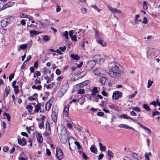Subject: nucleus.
I'll list each match as a JSON object with an SVG mask.
<instances>
[{
  "instance_id": "3c124183",
  "label": "nucleus",
  "mask_w": 160,
  "mask_h": 160,
  "mask_svg": "<svg viewBox=\"0 0 160 160\" xmlns=\"http://www.w3.org/2000/svg\"><path fill=\"white\" fill-rule=\"evenodd\" d=\"M78 94H83L85 93V92L84 89H80L78 91Z\"/></svg>"
},
{
  "instance_id": "f8f14e48",
  "label": "nucleus",
  "mask_w": 160,
  "mask_h": 160,
  "mask_svg": "<svg viewBox=\"0 0 160 160\" xmlns=\"http://www.w3.org/2000/svg\"><path fill=\"white\" fill-rule=\"evenodd\" d=\"M95 65V62L94 60L90 61L87 64V67L89 69H92Z\"/></svg>"
},
{
  "instance_id": "5701e85b",
  "label": "nucleus",
  "mask_w": 160,
  "mask_h": 160,
  "mask_svg": "<svg viewBox=\"0 0 160 160\" xmlns=\"http://www.w3.org/2000/svg\"><path fill=\"white\" fill-rule=\"evenodd\" d=\"M100 81L102 84L104 85L105 83L108 81V79L106 77H103L100 78Z\"/></svg>"
},
{
  "instance_id": "4d7b16f0",
  "label": "nucleus",
  "mask_w": 160,
  "mask_h": 160,
  "mask_svg": "<svg viewBox=\"0 0 160 160\" xmlns=\"http://www.w3.org/2000/svg\"><path fill=\"white\" fill-rule=\"evenodd\" d=\"M153 82L152 81H151L150 80H149L148 82L147 87L148 88H149L152 85V84Z\"/></svg>"
},
{
  "instance_id": "72a5a7b5",
  "label": "nucleus",
  "mask_w": 160,
  "mask_h": 160,
  "mask_svg": "<svg viewBox=\"0 0 160 160\" xmlns=\"http://www.w3.org/2000/svg\"><path fill=\"white\" fill-rule=\"evenodd\" d=\"M81 11L82 14H85L87 13L88 10L86 8L82 7L81 8Z\"/></svg>"
},
{
  "instance_id": "423d86ee",
  "label": "nucleus",
  "mask_w": 160,
  "mask_h": 160,
  "mask_svg": "<svg viewBox=\"0 0 160 160\" xmlns=\"http://www.w3.org/2000/svg\"><path fill=\"white\" fill-rule=\"evenodd\" d=\"M56 156L58 160H61L63 158V153L62 150L59 148H56Z\"/></svg>"
},
{
  "instance_id": "cd10ccee",
  "label": "nucleus",
  "mask_w": 160,
  "mask_h": 160,
  "mask_svg": "<svg viewBox=\"0 0 160 160\" xmlns=\"http://www.w3.org/2000/svg\"><path fill=\"white\" fill-rule=\"evenodd\" d=\"M100 149L102 152H104L106 150V148L105 146H102L101 143H99Z\"/></svg>"
},
{
  "instance_id": "9d476101",
  "label": "nucleus",
  "mask_w": 160,
  "mask_h": 160,
  "mask_svg": "<svg viewBox=\"0 0 160 160\" xmlns=\"http://www.w3.org/2000/svg\"><path fill=\"white\" fill-rule=\"evenodd\" d=\"M69 105L68 104L66 105L64 108V110L63 111V115L67 117L68 114L69 109Z\"/></svg>"
},
{
  "instance_id": "bb28decb",
  "label": "nucleus",
  "mask_w": 160,
  "mask_h": 160,
  "mask_svg": "<svg viewBox=\"0 0 160 160\" xmlns=\"http://www.w3.org/2000/svg\"><path fill=\"white\" fill-rule=\"evenodd\" d=\"M70 56L74 60H78L80 59L79 56L77 54H72Z\"/></svg>"
},
{
  "instance_id": "052dcab7",
  "label": "nucleus",
  "mask_w": 160,
  "mask_h": 160,
  "mask_svg": "<svg viewBox=\"0 0 160 160\" xmlns=\"http://www.w3.org/2000/svg\"><path fill=\"white\" fill-rule=\"evenodd\" d=\"M44 126V122L43 121H42L41 123H39V127L40 129H42V128Z\"/></svg>"
},
{
  "instance_id": "6e6552de",
  "label": "nucleus",
  "mask_w": 160,
  "mask_h": 160,
  "mask_svg": "<svg viewBox=\"0 0 160 160\" xmlns=\"http://www.w3.org/2000/svg\"><path fill=\"white\" fill-rule=\"evenodd\" d=\"M46 132L45 135L46 136H49L51 133L50 124L48 122H46Z\"/></svg>"
},
{
  "instance_id": "c9c22d12",
  "label": "nucleus",
  "mask_w": 160,
  "mask_h": 160,
  "mask_svg": "<svg viewBox=\"0 0 160 160\" xmlns=\"http://www.w3.org/2000/svg\"><path fill=\"white\" fill-rule=\"evenodd\" d=\"M88 83V81H86L84 82H82L81 83L79 84V86L80 87H83L84 86H85L86 85H87Z\"/></svg>"
},
{
  "instance_id": "393cba45",
  "label": "nucleus",
  "mask_w": 160,
  "mask_h": 160,
  "mask_svg": "<svg viewBox=\"0 0 160 160\" xmlns=\"http://www.w3.org/2000/svg\"><path fill=\"white\" fill-rule=\"evenodd\" d=\"M120 117L122 118H125V119H129L133 121H135V120L132 118L129 117L128 115L126 114H122L121 115Z\"/></svg>"
},
{
  "instance_id": "4c0bfd02",
  "label": "nucleus",
  "mask_w": 160,
  "mask_h": 160,
  "mask_svg": "<svg viewBox=\"0 0 160 160\" xmlns=\"http://www.w3.org/2000/svg\"><path fill=\"white\" fill-rule=\"evenodd\" d=\"M91 7L92 8H93L95 10H96L98 12H100L101 11V10L98 7L95 5H92L91 6Z\"/></svg>"
},
{
  "instance_id": "09e8293b",
  "label": "nucleus",
  "mask_w": 160,
  "mask_h": 160,
  "mask_svg": "<svg viewBox=\"0 0 160 160\" xmlns=\"http://www.w3.org/2000/svg\"><path fill=\"white\" fill-rule=\"evenodd\" d=\"M107 154L108 157H110L109 159H110V158L113 156V154L111 151H108L107 152Z\"/></svg>"
},
{
  "instance_id": "b1692460",
  "label": "nucleus",
  "mask_w": 160,
  "mask_h": 160,
  "mask_svg": "<svg viewBox=\"0 0 160 160\" xmlns=\"http://www.w3.org/2000/svg\"><path fill=\"white\" fill-rule=\"evenodd\" d=\"M28 46L27 44H24L21 45L19 47L18 49V50L20 51L21 50H22L27 48Z\"/></svg>"
},
{
  "instance_id": "603ef678",
  "label": "nucleus",
  "mask_w": 160,
  "mask_h": 160,
  "mask_svg": "<svg viewBox=\"0 0 160 160\" xmlns=\"http://www.w3.org/2000/svg\"><path fill=\"white\" fill-rule=\"evenodd\" d=\"M62 34L63 36L65 37L67 39H68V33L67 31H65Z\"/></svg>"
},
{
  "instance_id": "ddd939ff",
  "label": "nucleus",
  "mask_w": 160,
  "mask_h": 160,
  "mask_svg": "<svg viewBox=\"0 0 160 160\" xmlns=\"http://www.w3.org/2000/svg\"><path fill=\"white\" fill-rule=\"evenodd\" d=\"M20 17L21 18H28L29 21L33 19L32 17L26 14L23 13H21L20 14Z\"/></svg>"
},
{
  "instance_id": "e2e57ef3",
  "label": "nucleus",
  "mask_w": 160,
  "mask_h": 160,
  "mask_svg": "<svg viewBox=\"0 0 160 160\" xmlns=\"http://www.w3.org/2000/svg\"><path fill=\"white\" fill-rule=\"evenodd\" d=\"M35 82L36 84H38L40 83L41 81L40 79H38V78H37L35 81Z\"/></svg>"
},
{
  "instance_id": "f704fd0d",
  "label": "nucleus",
  "mask_w": 160,
  "mask_h": 160,
  "mask_svg": "<svg viewBox=\"0 0 160 160\" xmlns=\"http://www.w3.org/2000/svg\"><path fill=\"white\" fill-rule=\"evenodd\" d=\"M90 150L92 152L95 153L97 149L94 146H92L90 148Z\"/></svg>"
},
{
  "instance_id": "49530a36",
  "label": "nucleus",
  "mask_w": 160,
  "mask_h": 160,
  "mask_svg": "<svg viewBox=\"0 0 160 160\" xmlns=\"http://www.w3.org/2000/svg\"><path fill=\"white\" fill-rule=\"evenodd\" d=\"M137 93V91H136L134 93H133L128 96L129 99H132L135 95Z\"/></svg>"
},
{
  "instance_id": "a878e982",
  "label": "nucleus",
  "mask_w": 160,
  "mask_h": 160,
  "mask_svg": "<svg viewBox=\"0 0 160 160\" xmlns=\"http://www.w3.org/2000/svg\"><path fill=\"white\" fill-rule=\"evenodd\" d=\"M51 105L52 104L51 103L50 101L48 102L46 104V110L48 111H49L51 108Z\"/></svg>"
},
{
  "instance_id": "1a4fd4ad",
  "label": "nucleus",
  "mask_w": 160,
  "mask_h": 160,
  "mask_svg": "<svg viewBox=\"0 0 160 160\" xmlns=\"http://www.w3.org/2000/svg\"><path fill=\"white\" fill-rule=\"evenodd\" d=\"M108 7L113 13L120 14L122 13V12L120 10L116 8H113L110 6H108Z\"/></svg>"
},
{
  "instance_id": "a19ab883",
  "label": "nucleus",
  "mask_w": 160,
  "mask_h": 160,
  "mask_svg": "<svg viewBox=\"0 0 160 160\" xmlns=\"http://www.w3.org/2000/svg\"><path fill=\"white\" fill-rule=\"evenodd\" d=\"M41 75V73L39 71H35V72L34 73L33 77L34 78H35L37 77H38Z\"/></svg>"
},
{
  "instance_id": "aec40b11",
  "label": "nucleus",
  "mask_w": 160,
  "mask_h": 160,
  "mask_svg": "<svg viewBox=\"0 0 160 160\" xmlns=\"http://www.w3.org/2000/svg\"><path fill=\"white\" fill-rule=\"evenodd\" d=\"M18 142L19 144L22 146H24L26 144V142L24 139H18Z\"/></svg>"
},
{
  "instance_id": "338daca9",
  "label": "nucleus",
  "mask_w": 160,
  "mask_h": 160,
  "mask_svg": "<svg viewBox=\"0 0 160 160\" xmlns=\"http://www.w3.org/2000/svg\"><path fill=\"white\" fill-rule=\"evenodd\" d=\"M97 115L99 116H102L104 115V113L102 112H98L97 113Z\"/></svg>"
},
{
  "instance_id": "2f4dec72",
  "label": "nucleus",
  "mask_w": 160,
  "mask_h": 160,
  "mask_svg": "<svg viewBox=\"0 0 160 160\" xmlns=\"http://www.w3.org/2000/svg\"><path fill=\"white\" fill-rule=\"evenodd\" d=\"M32 88L33 89H36L38 90H40L42 88V86L41 85H39L37 86L34 85L32 86Z\"/></svg>"
},
{
  "instance_id": "58836bf2",
  "label": "nucleus",
  "mask_w": 160,
  "mask_h": 160,
  "mask_svg": "<svg viewBox=\"0 0 160 160\" xmlns=\"http://www.w3.org/2000/svg\"><path fill=\"white\" fill-rule=\"evenodd\" d=\"M18 87L19 86L18 85L15 86L13 87L14 88V90L15 94L18 93L19 92V90L18 89Z\"/></svg>"
},
{
  "instance_id": "20e7f679",
  "label": "nucleus",
  "mask_w": 160,
  "mask_h": 160,
  "mask_svg": "<svg viewBox=\"0 0 160 160\" xmlns=\"http://www.w3.org/2000/svg\"><path fill=\"white\" fill-rule=\"evenodd\" d=\"M157 52V50L151 48L149 49L147 52V56L149 59H153L154 58L157 56L156 52Z\"/></svg>"
},
{
  "instance_id": "c03bdc74",
  "label": "nucleus",
  "mask_w": 160,
  "mask_h": 160,
  "mask_svg": "<svg viewBox=\"0 0 160 160\" xmlns=\"http://www.w3.org/2000/svg\"><path fill=\"white\" fill-rule=\"evenodd\" d=\"M143 108L146 110L149 111L150 110V108L146 104H144L143 105Z\"/></svg>"
},
{
  "instance_id": "a18cd8bd",
  "label": "nucleus",
  "mask_w": 160,
  "mask_h": 160,
  "mask_svg": "<svg viewBox=\"0 0 160 160\" xmlns=\"http://www.w3.org/2000/svg\"><path fill=\"white\" fill-rule=\"evenodd\" d=\"M6 19H8V22H9V23H10L11 22L13 21L14 18L13 16H11L9 17L8 18Z\"/></svg>"
},
{
  "instance_id": "79ce46f5",
  "label": "nucleus",
  "mask_w": 160,
  "mask_h": 160,
  "mask_svg": "<svg viewBox=\"0 0 160 160\" xmlns=\"http://www.w3.org/2000/svg\"><path fill=\"white\" fill-rule=\"evenodd\" d=\"M142 6L144 10H146L148 9V6L147 3L145 1L143 2Z\"/></svg>"
},
{
  "instance_id": "0e129e2a",
  "label": "nucleus",
  "mask_w": 160,
  "mask_h": 160,
  "mask_svg": "<svg viewBox=\"0 0 160 160\" xmlns=\"http://www.w3.org/2000/svg\"><path fill=\"white\" fill-rule=\"evenodd\" d=\"M61 72L58 69H57L56 71V73L58 75H59L61 74Z\"/></svg>"
},
{
  "instance_id": "4be33fe9",
  "label": "nucleus",
  "mask_w": 160,
  "mask_h": 160,
  "mask_svg": "<svg viewBox=\"0 0 160 160\" xmlns=\"http://www.w3.org/2000/svg\"><path fill=\"white\" fill-rule=\"evenodd\" d=\"M132 157L135 159L138 160H141L142 158H141L138 155V154H136L135 152H133L132 153Z\"/></svg>"
},
{
  "instance_id": "473e14b6",
  "label": "nucleus",
  "mask_w": 160,
  "mask_h": 160,
  "mask_svg": "<svg viewBox=\"0 0 160 160\" xmlns=\"http://www.w3.org/2000/svg\"><path fill=\"white\" fill-rule=\"evenodd\" d=\"M98 92V89L97 87H94L92 90V92L91 93V95H95L96 93Z\"/></svg>"
},
{
  "instance_id": "ea45409f",
  "label": "nucleus",
  "mask_w": 160,
  "mask_h": 160,
  "mask_svg": "<svg viewBox=\"0 0 160 160\" xmlns=\"http://www.w3.org/2000/svg\"><path fill=\"white\" fill-rule=\"evenodd\" d=\"M33 107L30 105H27L26 107V109L28 110V111L30 112H32V110Z\"/></svg>"
},
{
  "instance_id": "37998d69",
  "label": "nucleus",
  "mask_w": 160,
  "mask_h": 160,
  "mask_svg": "<svg viewBox=\"0 0 160 160\" xmlns=\"http://www.w3.org/2000/svg\"><path fill=\"white\" fill-rule=\"evenodd\" d=\"M41 106V104L40 103L36 105V106L35 107L36 109H35V111L36 112H38V111L39 110Z\"/></svg>"
},
{
  "instance_id": "2eb2a0df",
  "label": "nucleus",
  "mask_w": 160,
  "mask_h": 160,
  "mask_svg": "<svg viewBox=\"0 0 160 160\" xmlns=\"http://www.w3.org/2000/svg\"><path fill=\"white\" fill-rule=\"evenodd\" d=\"M14 4V3L13 2H9L5 5L2 8V10H4L5 9L8 8L10 7L13 6Z\"/></svg>"
},
{
  "instance_id": "f03ea898",
  "label": "nucleus",
  "mask_w": 160,
  "mask_h": 160,
  "mask_svg": "<svg viewBox=\"0 0 160 160\" xmlns=\"http://www.w3.org/2000/svg\"><path fill=\"white\" fill-rule=\"evenodd\" d=\"M57 131L61 142L63 143L67 142L68 136L65 127L62 124L59 125L57 128Z\"/></svg>"
},
{
  "instance_id": "6ab92c4d",
  "label": "nucleus",
  "mask_w": 160,
  "mask_h": 160,
  "mask_svg": "<svg viewBox=\"0 0 160 160\" xmlns=\"http://www.w3.org/2000/svg\"><path fill=\"white\" fill-rule=\"evenodd\" d=\"M39 33L37 31L34 30L30 31V35L32 37L36 36Z\"/></svg>"
},
{
  "instance_id": "c85d7f7f",
  "label": "nucleus",
  "mask_w": 160,
  "mask_h": 160,
  "mask_svg": "<svg viewBox=\"0 0 160 160\" xmlns=\"http://www.w3.org/2000/svg\"><path fill=\"white\" fill-rule=\"evenodd\" d=\"M102 35L101 34L98 32H96L95 33V38L96 39V41L97 39H101Z\"/></svg>"
},
{
  "instance_id": "39448f33",
  "label": "nucleus",
  "mask_w": 160,
  "mask_h": 160,
  "mask_svg": "<svg viewBox=\"0 0 160 160\" xmlns=\"http://www.w3.org/2000/svg\"><path fill=\"white\" fill-rule=\"evenodd\" d=\"M93 72L95 75L97 76L101 77L105 75L106 73V71L102 68H98L93 70Z\"/></svg>"
},
{
  "instance_id": "5fc2aeb1",
  "label": "nucleus",
  "mask_w": 160,
  "mask_h": 160,
  "mask_svg": "<svg viewBox=\"0 0 160 160\" xmlns=\"http://www.w3.org/2000/svg\"><path fill=\"white\" fill-rule=\"evenodd\" d=\"M160 112L157 111H156L155 112H153L152 115V116H154L157 115H160Z\"/></svg>"
},
{
  "instance_id": "7ed1b4c3",
  "label": "nucleus",
  "mask_w": 160,
  "mask_h": 160,
  "mask_svg": "<svg viewBox=\"0 0 160 160\" xmlns=\"http://www.w3.org/2000/svg\"><path fill=\"white\" fill-rule=\"evenodd\" d=\"M106 56L104 55H96L93 57V59L95 62L99 64H101L103 63L105 58H106Z\"/></svg>"
},
{
  "instance_id": "e433bc0d",
  "label": "nucleus",
  "mask_w": 160,
  "mask_h": 160,
  "mask_svg": "<svg viewBox=\"0 0 160 160\" xmlns=\"http://www.w3.org/2000/svg\"><path fill=\"white\" fill-rule=\"evenodd\" d=\"M3 115L7 117V119L8 121H10L11 120V116L9 114L5 112L3 113Z\"/></svg>"
},
{
  "instance_id": "680f3d73",
  "label": "nucleus",
  "mask_w": 160,
  "mask_h": 160,
  "mask_svg": "<svg viewBox=\"0 0 160 160\" xmlns=\"http://www.w3.org/2000/svg\"><path fill=\"white\" fill-rule=\"evenodd\" d=\"M46 151L47 155L48 156H50L51 155V153L49 149L47 148L46 149Z\"/></svg>"
},
{
  "instance_id": "412c9836",
  "label": "nucleus",
  "mask_w": 160,
  "mask_h": 160,
  "mask_svg": "<svg viewBox=\"0 0 160 160\" xmlns=\"http://www.w3.org/2000/svg\"><path fill=\"white\" fill-rule=\"evenodd\" d=\"M97 42L98 43L100 44V45H101L103 47H105L106 46V43L104 41L101 39H97Z\"/></svg>"
},
{
  "instance_id": "774afa93",
  "label": "nucleus",
  "mask_w": 160,
  "mask_h": 160,
  "mask_svg": "<svg viewBox=\"0 0 160 160\" xmlns=\"http://www.w3.org/2000/svg\"><path fill=\"white\" fill-rule=\"evenodd\" d=\"M143 23L144 24H147L148 23L147 18L146 17H144L143 18Z\"/></svg>"
},
{
  "instance_id": "13d9d810",
  "label": "nucleus",
  "mask_w": 160,
  "mask_h": 160,
  "mask_svg": "<svg viewBox=\"0 0 160 160\" xmlns=\"http://www.w3.org/2000/svg\"><path fill=\"white\" fill-rule=\"evenodd\" d=\"M71 38L72 40L75 41H77V36L76 35H74L72 36L71 37Z\"/></svg>"
},
{
  "instance_id": "6e6d98bb",
  "label": "nucleus",
  "mask_w": 160,
  "mask_h": 160,
  "mask_svg": "<svg viewBox=\"0 0 160 160\" xmlns=\"http://www.w3.org/2000/svg\"><path fill=\"white\" fill-rule=\"evenodd\" d=\"M61 8L60 6L57 5V8L56 9V11L57 12H59L61 10Z\"/></svg>"
},
{
  "instance_id": "9b49d317",
  "label": "nucleus",
  "mask_w": 160,
  "mask_h": 160,
  "mask_svg": "<svg viewBox=\"0 0 160 160\" xmlns=\"http://www.w3.org/2000/svg\"><path fill=\"white\" fill-rule=\"evenodd\" d=\"M37 139L38 142L40 143H42L43 141V138L42 135L38 132H36Z\"/></svg>"
},
{
  "instance_id": "c756f323",
  "label": "nucleus",
  "mask_w": 160,
  "mask_h": 160,
  "mask_svg": "<svg viewBox=\"0 0 160 160\" xmlns=\"http://www.w3.org/2000/svg\"><path fill=\"white\" fill-rule=\"evenodd\" d=\"M108 107L109 108L113 110H116L117 109L116 105L112 103L109 104Z\"/></svg>"
},
{
  "instance_id": "f3484780",
  "label": "nucleus",
  "mask_w": 160,
  "mask_h": 160,
  "mask_svg": "<svg viewBox=\"0 0 160 160\" xmlns=\"http://www.w3.org/2000/svg\"><path fill=\"white\" fill-rule=\"evenodd\" d=\"M9 23L8 19H5L2 20L1 22V26L2 27H6Z\"/></svg>"
},
{
  "instance_id": "0eeeda50",
  "label": "nucleus",
  "mask_w": 160,
  "mask_h": 160,
  "mask_svg": "<svg viewBox=\"0 0 160 160\" xmlns=\"http://www.w3.org/2000/svg\"><path fill=\"white\" fill-rule=\"evenodd\" d=\"M122 96V93L119 91H115L113 93L112 98L113 99H117L121 97Z\"/></svg>"
},
{
  "instance_id": "a211bd4d",
  "label": "nucleus",
  "mask_w": 160,
  "mask_h": 160,
  "mask_svg": "<svg viewBox=\"0 0 160 160\" xmlns=\"http://www.w3.org/2000/svg\"><path fill=\"white\" fill-rule=\"evenodd\" d=\"M58 115V112L55 111H53L51 115L52 118L54 122L57 121V118Z\"/></svg>"
},
{
  "instance_id": "bf43d9fd",
  "label": "nucleus",
  "mask_w": 160,
  "mask_h": 160,
  "mask_svg": "<svg viewBox=\"0 0 160 160\" xmlns=\"http://www.w3.org/2000/svg\"><path fill=\"white\" fill-rule=\"evenodd\" d=\"M41 72L44 74H46L47 73V69L46 68H44L42 69Z\"/></svg>"
},
{
  "instance_id": "864d4df0",
  "label": "nucleus",
  "mask_w": 160,
  "mask_h": 160,
  "mask_svg": "<svg viewBox=\"0 0 160 160\" xmlns=\"http://www.w3.org/2000/svg\"><path fill=\"white\" fill-rule=\"evenodd\" d=\"M132 109L133 110L138 112H140L141 110L138 107H133Z\"/></svg>"
},
{
  "instance_id": "de8ad7c7",
  "label": "nucleus",
  "mask_w": 160,
  "mask_h": 160,
  "mask_svg": "<svg viewBox=\"0 0 160 160\" xmlns=\"http://www.w3.org/2000/svg\"><path fill=\"white\" fill-rule=\"evenodd\" d=\"M63 88H62L60 92L59 93V97H61L63 96L64 93L66 92L67 90L66 89L64 91L62 90Z\"/></svg>"
},
{
  "instance_id": "4468645a",
  "label": "nucleus",
  "mask_w": 160,
  "mask_h": 160,
  "mask_svg": "<svg viewBox=\"0 0 160 160\" xmlns=\"http://www.w3.org/2000/svg\"><path fill=\"white\" fill-rule=\"evenodd\" d=\"M138 124L143 129H144L148 133V135H150L152 133L151 131L147 127L143 126L141 123H138Z\"/></svg>"
},
{
  "instance_id": "69168bd1",
  "label": "nucleus",
  "mask_w": 160,
  "mask_h": 160,
  "mask_svg": "<svg viewBox=\"0 0 160 160\" xmlns=\"http://www.w3.org/2000/svg\"><path fill=\"white\" fill-rule=\"evenodd\" d=\"M44 78L45 79L47 80V83H48L50 82V78L49 77L46 76Z\"/></svg>"
},
{
  "instance_id": "dca6fc26",
  "label": "nucleus",
  "mask_w": 160,
  "mask_h": 160,
  "mask_svg": "<svg viewBox=\"0 0 160 160\" xmlns=\"http://www.w3.org/2000/svg\"><path fill=\"white\" fill-rule=\"evenodd\" d=\"M118 126L120 128H123L125 129H130L132 130H134V129L133 128L131 127L128 125L124 124H120Z\"/></svg>"
},
{
  "instance_id": "7c9ffc66",
  "label": "nucleus",
  "mask_w": 160,
  "mask_h": 160,
  "mask_svg": "<svg viewBox=\"0 0 160 160\" xmlns=\"http://www.w3.org/2000/svg\"><path fill=\"white\" fill-rule=\"evenodd\" d=\"M10 90V88L9 86H7L6 87L4 91L5 93L6 97H7L8 94H9V93Z\"/></svg>"
},
{
  "instance_id": "8fccbe9b",
  "label": "nucleus",
  "mask_w": 160,
  "mask_h": 160,
  "mask_svg": "<svg viewBox=\"0 0 160 160\" xmlns=\"http://www.w3.org/2000/svg\"><path fill=\"white\" fill-rule=\"evenodd\" d=\"M49 37L48 35L45 36L43 38V40L44 42H46L49 41Z\"/></svg>"
},
{
  "instance_id": "f257e3e1",
  "label": "nucleus",
  "mask_w": 160,
  "mask_h": 160,
  "mask_svg": "<svg viewBox=\"0 0 160 160\" xmlns=\"http://www.w3.org/2000/svg\"><path fill=\"white\" fill-rule=\"evenodd\" d=\"M108 68L110 70L108 72L109 75L115 78L119 77L123 72L122 66L116 62H113L110 63Z\"/></svg>"
}]
</instances>
